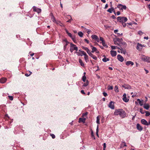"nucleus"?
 <instances>
[{"instance_id": "c85d7f7f", "label": "nucleus", "mask_w": 150, "mask_h": 150, "mask_svg": "<svg viewBox=\"0 0 150 150\" xmlns=\"http://www.w3.org/2000/svg\"><path fill=\"white\" fill-rule=\"evenodd\" d=\"M51 19L52 21L54 23H55V22L56 21L55 18L54 17L53 15H52V16Z\"/></svg>"}, {"instance_id": "e2e57ef3", "label": "nucleus", "mask_w": 150, "mask_h": 150, "mask_svg": "<svg viewBox=\"0 0 150 150\" xmlns=\"http://www.w3.org/2000/svg\"><path fill=\"white\" fill-rule=\"evenodd\" d=\"M124 45L125 47H126L127 45V44L125 42H122V45Z\"/></svg>"}, {"instance_id": "69168bd1", "label": "nucleus", "mask_w": 150, "mask_h": 150, "mask_svg": "<svg viewBox=\"0 0 150 150\" xmlns=\"http://www.w3.org/2000/svg\"><path fill=\"white\" fill-rule=\"evenodd\" d=\"M31 73H32V72H30V74L29 75L28 74H25V75L26 76H29L31 74Z\"/></svg>"}, {"instance_id": "4be33fe9", "label": "nucleus", "mask_w": 150, "mask_h": 150, "mask_svg": "<svg viewBox=\"0 0 150 150\" xmlns=\"http://www.w3.org/2000/svg\"><path fill=\"white\" fill-rule=\"evenodd\" d=\"M79 62L81 66L83 67H84V64L81 59H79Z\"/></svg>"}, {"instance_id": "3c124183", "label": "nucleus", "mask_w": 150, "mask_h": 150, "mask_svg": "<svg viewBox=\"0 0 150 150\" xmlns=\"http://www.w3.org/2000/svg\"><path fill=\"white\" fill-rule=\"evenodd\" d=\"M103 96L105 97H106L107 96H108V94H107V93L105 92H103Z\"/></svg>"}, {"instance_id": "f257e3e1", "label": "nucleus", "mask_w": 150, "mask_h": 150, "mask_svg": "<svg viewBox=\"0 0 150 150\" xmlns=\"http://www.w3.org/2000/svg\"><path fill=\"white\" fill-rule=\"evenodd\" d=\"M70 51L71 52H72L74 50H76V51L78 50V47L76 45L73 44L72 43H70Z\"/></svg>"}, {"instance_id": "0e129e2a", "label": "nucleus", "mask_w": 150, "mask_h": 150, "mask_svg": "<svg viewBox=\"0 0 150 150\" xmlns=\"http://www.w3.org/2000/svg\"><path fill=\"white\" fill-rule=\"evenodd\" d=\"M81 93L83 94H85V93L84 90H81Z\"/></svg>"}, {"instance_id": "7c9ffc66", "label": "nucleus", "mask_w": 150, "mask_h": 150, "mask_svg": "<svg viewBox=\"0 0 150 150\" xmlns=\"http://www.w3.org/2000/svg\"><path fill=\"white\" fill-rule=\"evenodd\" d=\"M102 43L103 46L104 47H108V46L105 43V41L102 42Z\"/></svg>"}, {"instance_id": "603ef678", "label": "nucleus", "mask_w": 150, "mask_h": 150, "mask_svg": "<svg viewBox=\"0 0 150 150\" xmlns=\"http://www.w3.org/2000/svg\"><path fill=\"white\" fill-rule=\"evenodd\" d=\"M117 47V46H111V47L112 49H115Z\"/></svg>"}, {"instance_id": "6e6d98bb", "label": "nucleus", "mask_w": 150, "mask_h": 150, "mask_svg": "<svg viewBox=\"0 0 150 150\" xmlns=\"http://www.w3.org/2000/svg\"><path fill=\"white\" fill-rule=\"evenodd\" d=\"M100 40L102 41V42H103L104 41L103 40V38L102 37H100Z\"/></svg>"}, {"instance_id": "c9c22d12", "label": "nucleus", "mask_w": 150, "mask_h": 150, "mask_svg": "<svg viewBox=\"0 0 150 150\" xmlns=\"http://www.w3.org/2000/svg\"><path fill=\"white\" fill-rule=\"evenodd\" d=\"M91 136L92 138H93L94 139H95V137L93 133V131H92L91 133Z\"/></svg>"}, {"instance_id": "1a4fd4ad", "label": "nucleus", "mask_w": 150, "mask_h": 150, "mask_svg": "<svg viewBox=\"0 0 150 150\" xmlns=\"http://www.w3.org/2000/svg\"><path fill=\"white\" fill-rule=\"evenodd\" d=\"M137 128L139 131H141L143 129V127L139 123H137Z\"/></svg>"}, {"instance_id": "473e14b6", "label": "nucleus", "mask_w": 150, "mask_h": 150, "mask_svg": "<svg viewBox=\"0 0 150 150\" xmlns=\"http://www.w3.org/2000/svg\"><path fill=\"white\" fill-rule=\"evenodd\" d=\"M89 84V81L88 80H87L83 84V86H86Z\"/></svg>"}, {"instance_id": "b1692460", "label": "nucleus", "mask_w": 150, "mask_h": 150, "mask_svg": "<svg viewBox=\"0 0 150 150\" xmlns=\"http://www.w3.org/2000/svg\"><path fill=\"white\" fill-rule=\"evenodd\" d=\"M92 51L91 52H95L97 50V49L96 47H92Z\"/></svg>"}, {"instance_id": "774afa93", "label": "nucleus", "mask_w": 150, "mask_h": 150, "mask_svg": "<svg viewBox=\"0 0 150 150\" xmlns=\"http://www.w3.org/2000/svg\"><path fill=\"white\" fill-rule=\"evenodd\" d=\"M59 25L61 26H64V25L61 23H60V24Z\"/></svg>"}, {"instance_id": "f704fd0d", "label": "nucleus", "mask_w": 150, "mask_h": 150, "mask_svg": "<svg viewBox=\"0 0 150 150\" xmlns=\"http://www.w3.org/2000/svg\"><path fill=\"white\" fill-rule=\"evenodd\" d=\"M117 19L118 21H119L120 22H121L122 19V17H118L117 18Z\"/></svg>"}, {"instance_id": "2eb2a0df", "label": "nucleus", "mask_w": 150, "mask_h": 150, "mask_svg": "<svg viewBox=\"0 0 150 150\" xmlns=\"http://www.w3.org/2000/svg\"><path fill=\"white\" fill-rule=\"evenodd\" d=\"M107 11H108V12H109L110 13H111L112 11H113V12H114V13L115 14V11L114 10V8L113 7H111V8L107 10Z\"/></svg>"}, {"instance_id": "9d476101", "label": "nucleus", "mask_w": 150, "mask_h": 150, "mask_svg": "<svg viewBox=\"0 0 150 150\" xmlns=\"http://www.w3.org/2000/svg\"><path fill=\"white\" fill-rule=\"evenodd\" d=\"M142 47V44L138 43L137 46V49L139 51H141Z\"/></svg>"}, {"instance_id": "c756f323", "label": "nucleus", "mask_w": 150, "mask_h": 150, "mask_svg": "<svg viewBox=\"0 0 150 150\" xmlns=\"http://www.w3.org/2000/svg\"><path fill=\"white\" fill-rule=\"evenodd\" d=\"M145 112L146 113L145 115L146 116H148L150 115V112L149 111H146Z\"/></svg>"}, {"instance_id": "49530a36", "label": "nucleus", "mask_w": 150, "mask_h": 150, "mask_svg": "<svg viewBox=\"0 0 150 150\" xmlns=\"http://www.w3.org/2000/svg\"><path fill=\"white\" fill-rule=\"evenodd\" d=\"M103 150H105V149L106 147V145L105 143H104L103 144Z\"/></svg>"}, {"instance_id": "a211bd4d", "label": "nucleus", "mask_w": 150, "mask_h": 150, "mask_svg": "<svg viewBox=\"0 0 150 150\" xmlns=\"http://www.w3.org/2000/svg\"><path fill=\"white\" fill-rule=\"evenodd\" d=\"M150 107L149 105L147 104H145L144 105V108L147 110H148Z\"/></svg>"}, {"instance_id": "864d4df0", "label": "nucleus", "mask_w": 150, "mask_h": 150, "mask_svg": "<svg viewBox=\"0 0 150 150\" xmlns=\"http://www.w3.org/2000/svg\"><path fill=\"white\" fill-rule=\"evenodd\" d=\"M122 52H123V53L124 54H126L127 55H128L127 53V52L125 50H123L122 51Z\"/></svg>"}, {"instance_id": "09e8293b", "label": "nucleus", "mask_w": 150, "mask_h": 150, "mask_svg": "<svg viewBox=\"0 0 150 150\" xmlns=\"http://www.w3.org/2000/svg\"><path fill=\"white\" fill-rule=\"evenodd\" d=\"M113 89V87L112 86H110L108 87V89L109 90H112Z\"/></svg>"}, {"instance_id": "052dcab7", "label": "nucleus", "mask_w": 150, "mask_h": 150, "mask_svg": "<svg viewBox=\"0 0 150 150\" xmlns=\"http://www.w3.org/2000/svg\"><path fill=\"white\" fill-rule=\"evenodd\" d=\"M86 52L88 54H89L91 53L89 49L86 51Z\"/></svg>"}, {"instance_id": "bb28decb", "label": "nucleus", "mask_w": 150, "mask_h": 150, "mask_svg": "<svg viewBox=\"0 0 150 150\" xmlns=\"http://www.w3.org/2000/svg\"><path fill=\"white\" fill-rule=\"evenodd\" d=\"M67 17L68 18H70V19H69V20H68V21H67V22L70 23L71 22V20H73L72 18H71V16H70V15L68 16H67Z\"/></svg>"}, {"instance_id": "cd10ccee", "label": "nucleus", "mask_w": 150, "mask_h": 150, "mask_svg": "<svg viewBox=\"0 0 150 150\" xmlns=\"http://www.w3.org/2000/svg\"><path fill=\"white\" fill-rule=\"evenodd\" d=\"M78 35L81 37H82L83 35V33L81 32H79L78 33Z\"/></svg>"}, {"instance_id": "c03bdc74", "label": "nucleus", "mask_w": 150, "mask_h": 150, "mask_svg": "<svg viewBox=\"0 0 150 150\" xmlns=\"http://www.w3.org/2000/svg\"><path fill=\"white\" fill-rule=\"evenodd\" d=\"M8 97L9 99L11 100H12L13 99V98L12 96H8Z\"/></svg>"}, {"instance_id": "ea45409f", "label": "nucleus", "mask_w": 150, "mask_h": 150, "mask_svg": "<svg viewBox=\"0 0 150 150\" xmlns=\"http://www.w3.org/2000/svg\"><path fill=\"white\" fill-rule=\"evenodd\" d=\"M88 114V112H86L85 113H83L82 114V117H83L84 116H86Z\"/></svg>"}, {"instance_id": "9b49d317", "label": "nucleus", "mask_w": 150, "mask_h": 150, "mask_svg": "<svg viewBox=\"0 0 150 150\" xmlns=\"http://www.w3.org/2000/svg\"><path fill=\"white\" fill-rule=\"evenodd\" d=\"M141 123L146 125H148V123L147 121L145 119H142L141 120Z\"/></svg>"}, {"instance_id": "dca6fc26", "label": "nucleus", "mask_w": 150, "mask_h": 150, "mask_svg": "<svg viewBox=\"0 0 150 150\" xmlns=\"http://www.w3.org/2000/svg\"><path fill=\"white\" fill-rule=\"evenodd\" d=\"M86 119L85 118H80L79 120V122H83V123H84L86 121Z\"/></svg>"}, {"instance_id": "aec40b11", "label": "nucleus", "mask_w": 150, "mask_h": 150, "mask_svg": "<svg viewBox=\"0 0 150 150\" xmlns=\"http://www.w3.org/2000/svg\"><path fill=\"white\" fill-rule=\"evenodd\" d=\"M65 31H66L67 33L68 34V36H69L71 38H72L73 37V36H72V34L71 33H69L68 32V31L66 29H65Z\"/></svg>"}, {"instance_id": "6ab92c4d", "label": "nucleus", "mask_w": 150, "mask_h": 150, "mask_svg": "<svg viewBox=\"0 0 150 150\" xmlns=\"http://www.w3.org/2000/svg\"><path fill=\"white\" fill-rule=\"evenodd\" d=\"M137 101H138L139 104L141 106H142L143 105V100H141L140 99H137Z\"/></svg>"}, {"instance_id": "423d86ee", "label": "nucleus", "mask_w": 150, "mask_h": 150, "mask_svg": "<svg viewBox=\"0 0 150 150\" xmlns=\"http://www.w3.org/2000/svg\"><path fill=\"white\" fill-rule=\"evenodd\" d=\"M114 103V102L110 101L108 105V107L112 109H114L115 108Z\"/></svg>"}, {"instance_id": "338daca9", "label": "nucleus", "mask_w": 150, "mask_h": 150, "mask_svg": "<svg viewBox=\"0 0 150 150\" xmlns=\"http://www.w3.org/2000/svg\"><path fill=\"white\" fill-rule=\"evenodd\" d=\"M89 55L92 57L93 56H94V55H93L91 53L89 54Z\"/></svg>"}, {"instance_id": "72a5a7b5", "label": "nucleus", "mask_w": 150, "mask_h": 150, "mask_svg": "<svg viewBox=\"0 0 150 150\" xmlns=\"http://www.w3.org/2000/svg\"><path fill=\"white\" fill-rule=\"evenodd\" d=\"M98 125L97 126V127L96 129V134L98 137H99V135L98 134Z\"/></svg>"}, {"instance_id": "2f4dec72", "label": "nucleus", "mask_w": 150, "mask_h": 150, "mask_svg": "<svg viewBox=\"0 0 150 150\" xmlns=\"http://www.w3.org/2000/svg\"><path fill=\"white\" fill-rule=\"evenodd\" d=\"M127 19L126 17L122 16V22L124 21V22H126L127 21Z\"/></svg>"}, {"instance_id": "e433bc0d", "label": "nucleus", "mask_w": 150, "mask_h": 150, "mask_svg": "<svg viewBox=\"0 0 150 150\" xmlns=\"http://www.w3.org/2000/svg\"><path fill=\"white\" fill-rule=\"evenodd\" d=\"M139 111H140V112L142 114H144L145 112V111H143L142 108H140Z\"/></svg>"}, {"instance_id": "79ce46f5", "label": "nucleus", "mask_w": 150, "mask_h": 150, "mask_svg": "<svg viewBox=\"0 0 150 150\" xmlns=\"http://www.w3.org/2000/svg\"><path fill=\"white\" fill-rule=\"evenodd\" d=\"M82 48L83 50H85L86 51L88 49L87 47H85L83 46L82 47Z\"/></svg>"}, {"instance_id": "37998d69", "label": "nucleus", "mask_w": 150, "mask_h": 150, "mask_svg": "<svg viewBox=\"0 0 150 150\" xmlns=\"http://www.w3.org/2000/svg\"><path fill=\"white\" fill-rule=\"evenodd\" d=\"M126 113L125 111H122V118L126 116Z\"/></svg>"}, {"instance_id": "8fccbe9b", "label": "nucleus", "mask_w": 150, "mask_h": 150, "mask_svg": "<svg viewBox=\"0 0 150 150\" xmlns=\"http://www.w3.org/2000/svg\"><path fill=\"white\" fill-rule=\"evenodd\" d=\"M92 58L95 60H96L97 59V57L94 55L92 57Z\"/></svg>"}, {"instance_id": "de8ad7c7", "label": "nucleus", "mask_w": 150, "mask_h": 150, "mask_svg": "<svg viewBox=\"0 0 150 150\" xmlns=\"http://www.w3.org/2000/svg\"><path fill=\"white\" fill-rule=\"evenodd\" d=\"M115 91L116 92H118L119 91L117 87V86H115Z\"/></svg>"}, {"instance_id": "a878e982", "label": "nucleus", "mask_w": 150, "mask_h": 150, "mask_svg": "<svg viewBox=\"0 0 150 150\" xmlns=\"http://www.w3.org/2000/svg\"><path fill=\"white\" fill-rule=\"evenodd\" d=\"M102 60L103 62H106L108 61H109V59L108 58H106L105 57Z\"/></svg>"}, {"instance_id": "4d7b16f0", "label": "nucleus", "mask_w": 150, "mask_h": 150, "mask_svg": "<svg viewBox=\"0 0 150 150\" xmlns=\"http://www.w3.org/2000/svg\"><path fill=\"white\" fill-rule=\"evenodd\" d=\"M84 40L86 42V43L87 44L89 43V41L87 39H84Z\"/></svg>"}, {"instance_id": "412c9836", "label": "nucleus", "mask_w": 150, "mask_h": 150, "mask_svg": "<svg viewBox=\"0 0 150 150\" xmlns=\"http://www.w3.org/2000/svg\"><path fill=\"white\" fill-rule=\"evenodd\" d=\"M117 59L121 62H122V56H121L120 54H118L117 55Z\"/></svg>"}, {"instance_id": "393cba45", "label": "nucleus", "mask_w": 150, "mask_h": 150, "mask_svg": "<svg viewBox=\"0 0 150 150\" xmlns=\"http://www.w3.org/2000/svg\"><path fill=\"white\" fill-rule=\"evenodd\" d=\"M84 59L86 62H87L88 61V56L86 54V55L84 56Z\"/></svg>"}, {"instance_id": "f03ea898", "label": "nucleus", "mask_w": 150, "mask_h": 150, "mask_svg": "<svg viewBox=\"0 0 150 150\" xmlns=\"http://www.w3.org/2000/svg\"><path fill=\"white\" fill-rule=\"evenodd\" d=\"M142 60L148 62H150V57L144 55H142L141 57Z\"/></svg>"}, {"instance_id": "bf43d9fd", "label": "nucleus", "mask_w": 150, "mask_h": 150, "mask_svg": "<svg viewBox=\"0 0 150 150\" xmlns=\"http://www.w3.org/2000/svg\"><path fill=\"white\" fill-rule=\"evenodd\" d=\"M71 39H72V40H73V42H75V43H76V40L75 39V38H74V37H73Z\"/></svg>"}, {"instance_id": "58836bf2", "label": "nucleus", "mask_w": 150, "mask_h": 150, "mask_svg": "<svg viewBox=\"0 0 150 150\" xmlns=\"http://www.w3.org/2000/svg\"><path fill=\"white\" fill-rule=\"evenodd\" d=\"M80 51L81 54H82V55H83L85 56L87 54L86 53L83 51Z\"/></svg>"}, {"instance_id": "5fc2aeb1", "label": "nucleus", "mask_w": 150, "mask_h": 150, "mask_svg": "<svg viewBox=\"0 0 150 150\" xmlns=\"http://www.w3.org/2000/svg\"><path fill=\"white\" fill-rule=\"evenodd\" d=\"M76 53L78 56H82V55L81 54V53H79L78 52H76Z\"/></svg>"}, {"instance_id": "4468645a", "label": "nucleus", "mask_w": 150, "mask_h": 150, "mask_svg": "<svg viewBox=\"0 0 150 150\" xmlns=\"http://www.w3.org/2000/svg\"><path fill=\"white\" fill-rule=\"evenodd\" d=\"M6 80L7 79L6 78H2L0 79V82L3 83H4L6 82Z\"/></svg>"}, {"instance_id": "39448f33", "label": "nucleus", "mask_w": 150, "mask_h": 150, "mask_svg": "<svg viewBox=\"0 0 150 150\" xmlns=\"http://www.w3.org/2000/svg\"><path fill=\"white\" fill-rule=\"evenodd\" d=\"M64 42H65V43H64V50H65L67 48V46L69 43V42L67 41L66 39H65L63 40L62 42L64 43Z\"/></svg>"}, {"instance_id": "13d9d810", "label": "nucleus", "mask_w": 150, "mask_h": 150, "mask_svg": "<svg viewBox=\"0 0 150 150\" xmlns=\"http://www.w3.org/2000/svg\"><path fill=\"white\" fill-rule=\"evenodd\" d=\"M56 24H57V25H59L60 24L59 23H61V21H56L55 23Z\"/></svg>"}, {"instance_id": "7ed1b4c3", "label": "nucleus", "mask_w": 150, "mask_h": 150, "mask_svg": "<svg viewBox=\"0 0 150 150\" xmlns=\"http://www.w3.org/2000/svg\"><path fill=\"white\" fill-rule=\"evenodd\" d=\"M123 98L122 100L126 103L128 102L129 100V96H127V95L125 93L123 94Z\"/></svg>"}, {"instance_id": "20e7f679", "label": "nucleus", "mask_w": 150, "mask_h": 150, "mask_svg": "<svg viewBox=\"0 0 150 150\" xmlns=\"http://www.w3.org/2000/svg\"><path fill=\"white\" fill-rule=\"evenodd\" d=\"M122 113V110L121 109H118L115 110L114 114L115 115H119L120 116H121Z\"/></svg>"}, {"instance_id": "f3484780", "label": "nucleus", "mask_w": 150, "mask_h": 150, "mask_svg": "<svg viewBox=\"0 0 150 150\" xmlns=\"http://www.w3.org/2000/svg\"><path fill=\"white\" fill-rule=\"evenodd\" d=\"M91 38L93 39H94L95 40H98V36L96 35H92L91 36Z\"/></svg>"}, {"instance_id": "0eeeda50", "label": "nucleus", "mask_w": 150, "mask_h": 150, "mask_svg": "<svg viewBox=\"0 0 150 150\" xmlns=\"http://www.w3.org/2000/svg\"><path fill=\"white\" fill-rule=\"evenodd\" d=\"M33 11L37 12L38 13H39L41 12V10L40 8H37L35 6L33 7Z\"/></svg>"}, {"instance_id": "a19ab883", "label": "nucleus", "mask_w": 150, "mask_h": 150, "mask_svg": "<svg viewBox=\"0 0 150 150\" xmlns=\"http://www.w3.org/2000/svg\"><path fill=\"white\" fill-rule=\"evenodd\" d=\"M138 34L140 35H141L144 33L143 32L140 30L138 31Z\"/></svg>"}, {"instance_id": "6e6552de", "label": "nucleus", "mask_w": 150, "mask_h": 150, "mask_svg": "<svg viewBox=\"0 0 150 150\" xmlns=\"http://www.w3.org/2000/svg\"><path fill=\"white\" fill-rule=\"evenodd\" d=\"M122 87H124L125 89H130L131 88V87L130 85L126 84H125L122 85Z\"/></svg>"}, {"instance_id": "ddd939ff", "label": "nucleus", "mask_w": 150, "mask_h": 150, "mask_svg": "<svg viewBox=\"0 0 150 150\" xmlns=\"http://www.w3.org/2000/svg\"><path fill=\"white\" fill-rule=\"evenodd\" d=\"M110 53L112 56V57L116 56L117 54L116 52L114 50H111Z\"/></svg>"}, {"instance_id": "5701e85b", "label": "nucleus", "mask_w": 150, "mask_h": 150, "mask_svg": "<svg viewBox=\"0 0 150 150\" xmlns=\"http://www.w3.org/2000/svg\"><path fill=\"white\" fill-rule=\"evenodd\" d=\"M100 116H98L96 118V122L98 124H100Z\"/></svg>"}, {"instance_id": "680f3d73", "label": "nucleus", "mask_w": 150, "mask_h": 150, "mask_svg": "<svg viewBox=\"0 0 150 150\" xmlns=\"http://www.w3.org/2000/svg\"><path fill=\"white\" fill-rule=\"evenodd\" d=\"M126 8L127 7L125 6L122 5V9H124L125 10L126 9Z\"/></svg>"}, {"instance_id": "f8f14e48", "label": "nucleus", "mask_w": 150, "mask_h": 150, "mask_svg": "<svg viewBox=\"0 0 150 150\" xmlns=\"http://www.w3.org/2000/svg\"><path fill=\"white\" fill-rule=\"evenodd\" d=\"M125 64L127 66H129L130 65L132 66L134 65V63L131 61H128L126 62Z\"/></svg>"}, {"instance_id": "a18cd8bd", "label": "nucleus", "mask_w": 150, "mask_h": 150, "mask_svg": "<svg viewBox=\"0 0 150 150\" xmlns=\"http://www.w3.org/2000/svg\"><path fill=\"white\" fill-rule=\"evenodd\" d=\"M50 135L52 137V138L53 139H54L55 138V136L54 134H50Z\"/></svg>"}, {"instance_id": "4c0bfd02", "label": "nucleus", "mask_w": 150, "mask_h": 150, "mask_svg": "<svg viewBox=\"0 0 150 150\" xmlns=\"http://www.w3.org/2000/svg\"><path fill=\"white\" fill-rule=\"evenodd\" d=\"M86 77L84 75L82 77V80L84 82H85L86 81Z\"/></svg>"}]
</instances>
